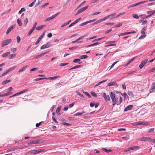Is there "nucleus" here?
Segmentation results:
<instances>
[{
	"instance_id": "c03bdc74",
	"label": "nucleus",
	"mask_w": 155,
	"mask_h": 155,
	"mask_svg": "<svg viewBox=\"0 0 155 155\" xmlns=\"http://www.w3.org/2000/svg\"><path fill=\"white\" fill-rule=\"evenodd\" d=\"M16 66H15L13 67L10 68L8 69L9 70V72H11L13 70H14L15 68L16 67Z\"/></svg>"
},
{
	"instance_id": "a18cd8bd",
	"label": "nucleus",
	"mask_w": 155,
	"mask_h": 155,
	"mask_svg": "<svg viewBox=\"0 0 155 155\" xmlns=\"http://www.w3.org/2000/svg\"><path fill=\"white\" fill-rule=\"evenodd\" d=\"M81 19V18H80L77 19L76 20L74 21V22H73L74 24L75 25L77 23H78L79 21H80Z\"/></svg>"
},
{
	"instance_id": "13d9d810",
	"label": "nucleus",
	"mask_w": 155,
	"mask_h": 155,
	"mask_svg": "<svg viewBox=\"0 0 155 155\" xmlns=\"http://www.w3.org/2000/svg\"><path fill=\"white\" fill-rule=\"evenodd\" d=\"M17 40L18 43H19L21 40V38L19 36H18L17 37Z\"/></svg>"
},
{
	"instance_id": "423d86ee",
	"label": "nucleus",
	"mask_w": 155,
	"mask_h": 155,
	"mask_svg": "<svg viewBox=\"0 0 155 155\" xmlns=\"http://www.w3.org/2000/svg\"><path fill=\"white\" fill-rule=\"evenodd\" d=\"M151 140V139L148 137H142L139 139V140L140 141H146L148 140Z\"/></svg>"
},
{
	"instance_id": "4c0bfd02",
	"label": "nucleus",
	"mask_w": 155,
	"mask_h": 155,
	"mask_svg": "<svg viewBox=\"0 0 155 155\" xmlns=\"http://www.w3.org/2000/svg\"><path fill=\"white\" fill-rule=\"evenodd\" d=\"M123 101V99L120 96V99L119 101H118V103L117 104V105H118L119 104H120Z\"/></svg>"
},
{
	"instance_id": "79ce46f5",
	"label": "nucleus",
	"mask_w": 155,
	"mask_h": 155,
	"mask_svg": "<svg viewBox=\"0 0 155 155\" xmlns=\"http://www.w3.org/2000/svg\"><path fill=\"white\" fill-rule=\"evenodd\" d=\"M36 2V0H35L33 2H32L31 4H30L28 6L29 7H32L35 4V2Z\"/></svg>"
},
{
	"instance_id": "0eeeda50",
	"label": "nucleus",
	"mask_w": 155,
	"mask_h": 155,
	"mask_svg": "<svg viewBox=\"0 0 155 155\" xmlns=\"http://www.w3.org/2000/svg\"><path fill=\"white\" fill-rule=\"evenodd\" d=\"M148 61L147 59H144L141 63L139 65V68L140 69L143 68V66L146 64Z\"/></svg>"
},
{
	"instance_id": "a19ab883",
	"label": "nucleus",
	"mask_w": 155,
	"mask_h": 155,
	"mask_svg": "<svg viewBox=\"0 0 155 155\" xmlns=\"http://www.w3.org/2000/svg\"><path fill=\"white\" fill-rule=\"evenodd\" d=\"M107 81V80H103V81L98 83L97 84H96L95 85V86H98V85H100L101 83L105 82V81Z\"/></svg>"
},
{
	"instance_id": "bb28decb",
	"label": "nucleus",
	"mask_w": 155,
	"mask_h": 155,
	"mask_svg": "<svg viewBox=\"0 0 155 155\" xmlns=\"http://www.w3.org/2000/svg\"><path fill=\"white\" fill-rule=\"evenodd\" d=\"M11 81L10 80H5L3 81L2 83V84L3 85L6 84L10 82Z\"/></svg>"
},
{
	"instance_id": "4d7b16f0",
	"label": "nucleus",
	"mask_w": 155,
	"mask_h": 155,
	"mask_svg": "<svg viewBox=\"0 0 155 155\" xmlns=\"http://www.w3.org/2000/svg\"><path fill=\"white\" fill-rule=\"evenodd\" d=\"M62 124L65 126H71V124L65 122H63L62 123Z\"/></svg>"
},
{
	"instance_id": "37998d69",
	"label": "nucleus",
	"mask_w": 155,
	"mask_h": 155,
	"mask_svg": "<svg viewBox=\"0 0 155 155\" xmlns=\"http://www.w3.org/2000/svg\"><path fill=\"white\" fill-rule=\"evenodd\" d=\"M71 21V20H70V21H69V22H68L67 23H64V24H63L61 25V27L62 28V27H64V26H66V25H68V24Z\"/></svg>"
},
{
	"instance_id": "2eb2a0df",
	"label": "nucleus",
	"mask_w": 155,
	"mask_h": 155,
	"mask_svg": "<svg viewBox=\"0 0 155 155\" xmlns=\"http://www.w3.org/2000/svg\"><path fill=\"white\" fill-rule=\"evenodd\" d=\"M133 107V105H128L124 109V111H126L129 110H130L132 109Z\"/></svg>"
},
{
	"instance_id": "5701e85b",
	"label": "nucleus",
	"mask_w": 155,
	"mask_h": 155,
	"mask_svg": "<svg viewBox=\"0 0 155 155\" xmlns=\"http://www.w3.org/2000/svg\"><path fill=\"white\" fill-rule=\"evenodd\" d=\"M10 52L5 53L2 55V56L4 58L7 57L8 55L10 54Z\"/></svg>"
},
{
	"instance_id": "e2e57ef3",
	"label": "nucleus",
	"mask_w": 155,
	"mask_h": 155,
	"mask_svg": "<svg viewBox=\"0 0 155 155\" xmlns=\"http://www.w3.org/2000/svg\"><path fill=\"white\" fill-rule=\"evenodd\" d=\"M135 72V71H129V72H128L127 73V74H133V73H134Z\"/></svg>"
},
{
	"instance_id": "09e8293b",
	"label": "nucleus",
	"mask_w": 155,
	"mask_h": 155,
	"mask_svg": "<svg viewBox=\"0 0 155 155\" xmlns=\"http://www.w3.org/2000/svg\"><path fill=\"white\" fill-rule=\"evenodd\" d=\"M127 93L129 96L132 97H133L134 96V94L131 91H128Z\"/></svg>"
},
{
	"instance_id": "8fccbe9b",
	"label": "nucleus",
	"mask_w": 155,
	"mask_h": 155,
	"mask_svg": "<svg viewBox=\"0 0 155 155\" xmlns=\"http://www.w3.org/2000/svg\"><path fill=\"white\" fill-rule=\"evenodd\" d=\"M117 62H118V61H116V62L113 63V64H112V65L110 66V67L109 69V70H110L114 67V66L115 65V64H116Z\"/></svg>"
},
{
	"instance_id": "f704fd0d",
	"label": "nucleus",
	"mask_w": 155,
	"mask_h": 155,
	"mask_svg": "<svg viewBox=\"0 0 155 155\" xmlns=\"http://www.w3.org/2000/svg\"><path fill=\"white\" fill-rule=\"evenodd\" d=\"M132 17L138 19L139 18V16L138 15H137L136 14H133L132 15Z\"/></svg>"
},
{
	"instance_id": "c9c22d12",
	"label": "nucleus",
	"mask_w": 155,
	"mask_h": 155,
	"mask_svg": "<svg viewBox=\"0 0 155 155\" xmlns=\"http://www.w3.org/2000/svg\"><path fill=\"white\" fill-rule=\"evenodd\" d=\"M87 58V55H82L80 56V58L81 59H86Z\"/></svg>"
},
{
	"instance_id": "603ef678",
	"label": "nucleus",
	"mask_w": 155,
	"mask_h": 155,
	"mask_svg": "<svg viewBox=\"0 0 155 155\" xmlns=\"http://www.w3.org/2000/svg\"><path fill=\"white\" fill-rule=\"evenodd\" d=\"M16 55V54H10L9 56V59H11L13 58Z\"/></svg>"
},
{
	"instance_id": "9b49d317",
	"label": "nucleus",
	"mask_w": 155,
	"mask_h": 155,
	"mask_svg": "<svg viewBox=\"0 0 155 155\" xmlns=\"http://www.w3.org/2000/svg\"><path fill=\"white\" fill-rule=\"evenodd\" d=\"M59 12H58L57 13L53 15L52 16L48 18H47L46 19V21H50L53 18H54L55 17H56L59 14Z\"/></svg>"
},
{
	"instance_id": "680f3d73",
	"label": "nucleus",
	"mask_w": 155,
	"mask_h": 155,
	"mask_svg": "<svg viewBox=\"0 0 155 155\" xmlns=\"http://www.w3.org/2000/svg\"><path fill=\"white\" fill-rule=\"evenodd\" d=\"M17 50V48H11V50L14 53Z\"/></svg>"
},
{
	"instance_id": "69168bd1",
	"label": "nucleus",
	"mask_w": 155,
	"mask_h": 155,
	"mask_svg": "<svg viewBox=\"0 0 155 155\" xmlns=\"http://www.w3.org/2000/svg\"><path fill=\"white\" fill-rule=\"evenodd\" d=\"M42 54H39V55H38L36 56L35 57V59H38V58H40L41 56H42Z\"/></svg>"
},
{
	"instance_id": "bf43d9fd",
	"label": "nucleus",
	"mask_w": 155,
	"mask_h": 155,
	"mask_svg": "<svg viewBox=\"0 0 155 155\" xmlns=\"http://www.w3.org/2000/svg\"><path fill=\"white\" fill-rule=\"evenodd\" d=\"M122 23H119L115 25V26L116 27H118L122 25Z\"/></svg>"
},
{
	"instance_id": "f8f14e48",
	"label": "nucleus",
	"mask_w": 155,
	"mask_h": 155,
	"mask_svg": "<svg viewBox=\"0 0 155 155\" xmlns=\"http://www.w3.org/2000/svg\"><path fill=\"white\" fill-rule=\"evenodd\" d=\"M109 16L110 19L115 18L117 17L116 13H115L109 15Z\"/></svg>"
},
{
	"instance_id": "a211bd4d",
	"label": "nucleus",
	"mask_w": 155,
	"mask_h": 155,
	"mask_svg": "<svg viewBox=\"0 0 155 155\" xmlns=\"http://www.w3.org/2000/svg\"><path fill=\"white\" fill-rule=\"evenodd\" d=\"M108 85L109 86H111L113 85L118 86V85L115 82H110L108 84Z\"/></svg>"
},
{
	"instance_id": "9d476101",
	"label": "nucleus",
	"mask_w": 155,
	"mask_h": 155,
	"mask_svg": "<svg viewBox=\"0 0 155 155\" xmlns=\"http://www.w3.org/2000/svg\"><path fill=\"white\" fill-rule=\"evenodd\" d=\"M45 32H44L43 34L40 36V37L38 39L37 41L35 43V45H37L39 43V42L40 41L41 39H42L43 37L45 35Z\"/></svg>"
},
{
	"instance_id": "7ed1b4c3",
	"label": "nucleus",
	"mask_w": 155,
	"mask_h": 155,
	"mask_svg": "<svg viewBox=\"0 0 155 155\" xmlns=\"http://www.w3.org/2000/svg\"><path fill=\"white\" fill-rule=\"evenodd\" d=\"M52 45V44L50 42H48L46 44L44 45L41 47V49H44L49 48Z\"/></svg>"
},
{
	"instance_id": "20e7f679",
	"label": "nucleus",
	"mask_w": 155,
	"mask_h": 155,
	"mask_svg": "<svg viewBox=\"0 0 155 155\" xmlns=\"http://www.w3.org/2000/svg\"><path fill=\"white\" fill-rule=\"evenodd\" d=\"M147 1H142L141 2L138 3H137L134 4L132 5H129L127 6L128 8H130L136 6L138 5H140L141 4H142L143 3H144L146 2H147Z\"/></svg>"
},
{
	"instance_id": "6e6552de",
	"label": "nucleus",
	"mask_w": 155,
	"mask_h": 155,
	"mask_svg": "<svg viewBox=\"0 0 155 155\" xmlns=\"http://www.w3.org/2000/svg\"><path fill=\"white\" fill-rule=\"evenodd\" d=\"M45 151V150L44 149H40L36 150H34L33 154H36L41 152Z\"/></svg>"
},
{
	"instance_id": "dca6fc26",
	"label": "nucleus",
	"mask_w": 155,
	"mask_h": 155,
	"mask_svg": "<svg viewBox=\"0 0 155 155\" xmlns=\"http://www.w3.org/2000/svg\"><path fill=\"white\" fill-rule=\"evenodd\" d=\"M40 143V140H38L37 141L33 140V141H31L30 143V144H39Z\"/></svg>"
},
{
	"instance_id": "473e14b6",
	"label": "nucleus",
	"mask_w": 155,
	"mask_h": 155,
	"mask_svg": "<svg viewBox=\"0 0 155 155\" xmlns=\"http://www.w3.org/2000/svg\"><path fill=\"white\" fill-rule=\"evenodd\" d=\"M130 34L129 32H125L124 33H120V35H119V36H120L124 35H128Z\"/></svg>"
},
{
	"instance_id": "ea45409f",
	"label": "nucleus",
	"mask_w": 155,
	"mask_h": 155,
	"mask_svg": "<svg viewBox=\"0 0 155 155\" xmlns=\"http://www.w3.org/2000/svg\"><path fill=\"white\" fill-rule=\"evenodd\" d=\"M17 22L20 26H21L22 25V23L21 20L19 19H18L17 20Z\"/></svg>"
},
{
	"instance_id": "aec40b11",
	"label": "nucleus",
	"mask_w": 155,
	"mask_h": 155,
	"mask_svg": "<svg viewBox=\"0 0 155 155\" xmlns=\"http://www.w3.org/2000/svg\"><path fill=\"white\" fill-rule=\"evenodd\" d=\"M28 67V65H26L25 66L23 67H22V68L21 69L18 70V72L19 73H20L21 72H22L23 71H25Z\"/></svg>"
},
{
	"instance_id": "2f4dec72",
	"label": "nucleus",
	"mask_w": 155,
	"mask_h": 155,
	"mask_svg": "<svg viewBox=\"0 0 155 155\" xmlns=\"http://www.w3.org/2000/svg\"><path fill=\"white\" fill-rule=\"evenodd\" d=\"M134 59H135V58L134 57L133 58H132L128 62V63L126 65V66H127L129 64H130V63L132 62L133 61V60Z\"/></svg>"
},
{
	"instance_id": "f257e3e1",
	"label": "nucleus",
	"mask_w": 155,
	"mask_h": 155,
	"mask_svg": "<svg viewBox=\"0 0 155 155\" xmlns=\"http://www.w3.org/2000/svg\"><path fill=\"white\" fill-rule=\"evenodd\" d=\"M110 96V97L113 102V105L114 106L116 104H117V105L118 99L117 97H115V94H114L113 92H111Z\"/></svg>"
},
{
	"instance_id": "b1692460",
	"label": "nucleus",
	"mask_w": 155,
	"mask_h": 155,
	"mask_svg": "<svg viewBox=\"0 0 155 155\" xmlns=\"http://www.w3.org/2000/svg\"><path fill=\"white\" fill-rule=\"evenodd\" d=\"M61 107H58L56 110V113L58 114V115H60V111L61 109Z\"/></svg>"
},
{
	"instance_id": "4be33fe9",
	"label": "nucleus",
	"mask_w": 155,
	"mask_h": 155,
	"mask_svg": "<svg viewBox=\"0 0 155 155\" xmlns=\"http://www.w3.org/2000/svg\"><path fill=\"white\" fill-rule=\"evenodd\" d=\"M45 26V25H41L37 27L36 28V29L37 30H40L42 28H44Z\"/></svg>"
},
{
	"instance_id": "4468645a",
	"label": "nucleus",
	"mask_w": 155,
	"mask_h": 155,
	"mask_svg": "<svg viewBox=\"0 0 155 155\" xmlns=\"http://www.w3.org/2000/svg\"><path fill=\"white\" fill-rule=\"evenodd\" d=\"M15 25H13L11 27H9L6 32V34H8L15 27Z\"/></svg>"
},
{
	"instance_id": "49530a36",
	"label": "nucleus",
	"mask_w": 155,
	"mask_h": 155,
	"mask_svg": "<svg viewBox=\"0 0 155 155\" xmlns=\"http://www.w3.org/2000/svg\"><path fill=\"white\" fill-rule=\"evenodd\" d=\"M139 147L138 146H135L133 147H131L132 150H134L137 149H139Z\"/></svg>"
},
{
	"instance_id": "6e6d98bb",
	"label": "nucleus",
	"mask_w": 155,
	"mask_h": 155,
	"mask_svg": "<svg viewBox=\"0 0 155 155\" xmlns=\"http://www.w3.org/2000/svg\"><path fill=\"white\" fill-rule=\"evenodd\" d=\"M28 19L27 18H26L24 20V24L25 26L27 25V24L28 23Z\"/></svg>"
},
{
	"instance_id": "a878e982",
	"label": "nucleus",
	"mask_w": 155,
	"mask_h": 155,
	"mask_svg": "<svg viewBox=\"0 0 155 155\" xmlns=\"http://www.w3.org/2000/svg\"><path fill=\"white\" fill-rule=\"evenodd\" d=\"M146 28L145 27H144L142 28L141 31V33L143 35H145L146 31Z\"/></svg>"
},
{
	"instance_id": "864d4df0",
	"label": "nucleus",
	"mask_w": 155,
	"mask_h": 155,
	"mask_svg": "<svg viewBox=\"0 0 155 155\" xmlns=\"http://www.w3.org/2000/svg\"><path fill=\"white\" fill-rule=\"evenodd\" d=\"M91 94L92 96L94 97H97V95L94 92L92 91L91 92Z\"/></svg>"
},
{
	"instance_id": "e433bc0d",
	"label": "nucleus",
	"mask_w": 155,
	"mask_h": 155,
	"mask_svg": "<svg viewBox=\"0 0 155 155\" xmlns=\"http://www.w3.org/2000/svg\"><path fill=\"white\" fill-rule=\"evenodd\" d=\"M25 10L26 9L25 8H22L21 9V10L19 11V14H21L22 12L25 11Z\"/></svg>"
},
{
	"instance_id": "393cba45",
	"label": "nucleus",
	"mask_w": 155,
	"mask_h": 155,
	"mask_svg": "<svg viewBox=\"0 0 155 155\" xmlns=\"http://www.w3.org/2000/svg\"><path fill=\"white\" fill-rule=\"evenodd\" d=\"M139 21L140 23H142L141 24L142 25H144L146 24L147 21V20L143 21L142 20H140Z\"/></svg>"
},
{
	"instance_id": "5fc2aeb1",
	"label": "nucleus",
	"mask_w": 155,
	"mask_h": 155,
	"mask_svg": "<svg viewBox=\"0 0 155 155\" xmlns=\"http://www.w3.org/2000/svg\"><path fill=\"white\" fill-rule=\"evenodd\" d=\"M34 29H33V28H31L29 31L28 33V35H30L33 32V31H34Z\"/></svg>"
},
{
	"instance_id": "c756f323",
	"label": "nucleus",
	"mask_w": 155,
	"mask_h": 155,
	"mask_svg": "<svg viewBox=\"0 0 155 155\" xmlns=\"http://www.w3.org/2000/svg\"><path fill=\"white\" fill-rule=\"evenodd\" d=\"M99 44V43L97 42V43H94L93 44H92L90 45L87 46V47H91V46H94V45H98Z\"/></svg>"
},
{
	"instance_id": "f03ea898",
	"label": "nucleus",
	"mask_w": 155,
	"mask_h": 155,
	"mask_svg": "<svg viewBox=\"0 0 155 155\" xmlns=\"http://www.w3.org/2000/svg\"><path fill=\"white\" fill-rule=\"evenodd\" d=\"M11 42V39H9L5 40L2 41V44L1 46L2 47H4L5 46L8 45L9 43Z\"/></svg>"
},
{
	"instance_id": "412c9836",
	"label": "nucleus",
	"mask_w": 155,
	"mask_h": 155,
	"mask_svg": "<svg viewBox=\"0 0 155 155\" xmlns=\"http://www.w3.org/2000/svg\"><path fill=\"white\" fill-rule=\"evenodd\" d=\"M60 76H54V77H49L47 79H49L50 80H52L57 79V78H60Z\"/></svg>"
},
{
	"instance_id": "338daca9",
	"label": "nucleus",
	"mask_w": 155,
	"mask_h": 155,
	"mask_svg": "<svg viewBox=\"0 0 155 155\" xmlns=\"http://www.w3.org/2000/svg\"><path fill=\"white\" fill-rule=\"evenodd\" d=\"M38 68H32V69H31L30 70V71H36L37 70H38Z\"/></svg>"
},
{
	"instance_id": "58836bf2",
	"label": "nucleus",
	"mask_w": 155,
	"mask_h": 155,
	"mask_svg": "<svg viewBox=\"0 0 155 155\" xmlns=\"http://www.w3.org/2000/svg\"><path fill=\"white\" fill-rule=\"evenodd\" d=\"M84 113V112H78L74 114V116H78V115H81L82 114H83Z\"/></svg>"
},
{
	"instance_id": "39448f33",
	"label": "nucleus",
	"mask_w": 155,
	"mask_h": 155,
	"mask_svg": "<svg viewBox=\"0 0 155 155\" xmlns=\"http://www.w3.org/2000/svg\"><path fill=\"white\" fill-rule=\"evenodd\" d=\"M147 13L149 15L146 17H144L143 18V19L147 18L150 16L154 14L155 13V10L148 11L147 12Z\"/></svg>"
},
{
	"instance_id": "72a5a7b5",
	"label": "nucleus",
	"mask_w": 155,
	"mask_h": 155,
	"mask_svg": "<svg viewBox=\"0 0 155 155\" xmlns=\"http://www.w3.org/2000/svg\"><path fill=\"white\" fill-rule=\"evenodd\" d=\"M81 66V65H76V66H74V67L72 68H71L69 70H71L73 69H76V68H79Z\"/></svg>"
},
{
	"instance_id": "3c124183",
	"label": "nucleus",
	"mask_w": 155,
	"mask_h": 155,
	"mask_svg": "<svg viewBox=\"0 0 155 155\" xmlns=\"http://www.w3.org/2000/svg\"><path fill=\"white\" fill-rule=\"evenodd\" d=\"M80 61V59H74L73 61V62L74 63H77L79 62Z\"/></svg>"
},
{
	"instance_id": "cd10ccee",
	"label": "nucleus",
	"mask_w": 155,
	"mask_h": 155,
	"mask_svg": "<svg viewBox=\"0 0 155 155\" xmlns=\"http://www.w3.org/2000/svg\"><path fill=\"white\" fill-rule=\"evenodd\" d=\"M28 91V89H26L23 91H20L19 92H18V94L19 95V94H22L23 93H25V92Z\"/></svg>"
},
{
	"instance_id": "7c9ffc66",
	"label": "nucleus",
	"mask_w": 155,
	"mask_h": 155,
	"mask_svg": "<svg viewBox=\"0 0 155 155\" xmlns=\"http://www.w3.org/2000/svg\"><path fill=\"white\" fill-rule=\"evenodd\" d=\"M48 78H37L35 79V81H38L44 79H47Z\"/></svg>"
},
{
	"instance_id": "1a4fd4ad",
	"label": "nucleus",
	"mask_w": 155,
	"mask_h": 155,
	"mask_svg": "<svg viewBox=\"0 0 155 155\" xmlns=\"http://www.w3.org/2000/svg\"><path fill=\"white\" fill-rule=\"evenodd\" d=\"M103 97L106 101H110V98L109 95H106L105 93H104L103 95Z\"/></svg>"
},
{
	"instance_id": "f3484780",
	"label": "nucleus",
	"mask_w": 155,
	"mask_h": 155,
	"mask_svg": "<svg viewBox=\"0 0 155 155\" xmlns=\"http://www.w3.org/2000/svg\"><path fill=\"white\" fill-rule=\"evenodd\" d=\"M88 8V6L87 5L84 7L82 8H80L79 10L80 11V12H81V13L84 12Z\"/></svg>"
},
{
	"instance_id": "6ab92c4d",
	"label": "nucleus",
	"mask_w": 155,
	"mask_h": 155,
	"mask_svg": "<svg viewBox=\"0 0 155 155\" xmlns=\"http://www.w3.org/2000/svg\"><path fill=\"white\" fill-rule=\"evenodd\" d=\"M146 123L143 122H139L136 123V125H142L146 124Z\"/></svg>"
},
{
	"instance_id": "0e129e2a",
	"label": "nucleus",
	"mask_w": 155,
	"mask_h": 155,
	"mask_svg": "<svg viewBox=\"0 0 155 155\" xmlns=\"http://www.w3.org/2000/svg\"><path fill=\"white\" fill-rule=\"evenodd\" d=\"M146 36V35H144L142 34V35L139 38V39H143Z\"/></svg>"
},
{
	"instance_id": "052dcab7",
	"label": "nucleus",
	"mask_w": 155,
	"mask_h": 155,
	"mask_svg": "<svg viewBox=\"0 0 155 155\" xmlns=\"http://www.w3.org/2000/svg\"><path fill=\"white\" fill-rule=\"evenodd\" d=\"M68 64V63H61L60 64V65L61 66H64L67 65Z\"/></svg>"
},
{
	"instance_id": "ddd939ff",
	"label": "nucleus",
	"mask_w": 155,
	"mask_h": 155,
	"mask_svg": "<svg viewBox=\"0 0 155 155\" xmlns=\"http://www.w3.org/2000/svg\"><path fill=\"white\" fill-rule=\"evenodd\" d=\"M155 90V82L153 83L151 87L150 90V92L151 93Z\"/></svg>"
},
{
	"instance_id": "774afa93",
	"label": "nucleus",
	"mask_w": 155,
	"mask_h": 155,
	"mask_svg": "<svg viewBox=\"0 0 155 155\" xmlns=\"http://www.w3.org/2000/svg\"><path fill=\"white\" fill-rule=\"evenodd\" d=\"M155 71V67H154V68H153L151 69L149 71V73H150V72H153V71Z\"/></svg>"
},
{
	"instance_id": "c85d7f7f",
	"label": "nucleus",
	"mask_w": 155,
	"mask_h": 155,
	"mask_svg": "<svg viewBox=\"0 0 155 155\" xmlns=\"http://www.w3.org/2000/svg\"><path fill=\"white\" fill-rule=\"evenodd\" d=\"M102 150L103 151H104L105 152H107V153H108L109 152H110L111 151V150L109 149L108 150H107V149L105 148H103L102 149Z\"/></svg>"
},
{
	"instance_id": "de8ad7c7",
	"label": "nucleus",
	"mask_w": 155,
	"mask_h": 155,
	"mask_svg": "<svg viewBox=\"0 0 155 155\" xmlns=\"http://www.w3.org/2000/svg\"><path fill=\"white\" fill-rule=\"evenodd\" d=\"M10 95V92H8L7 93L4 94H2V97H4L6 96H8V95Z\"/></svg>"
}]
</instances>
